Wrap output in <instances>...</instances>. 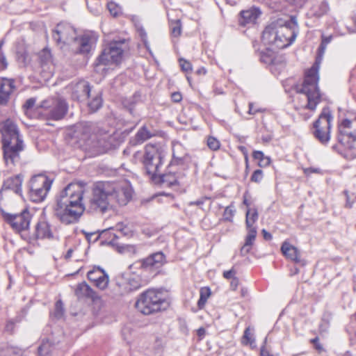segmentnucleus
Here are the masks:
<instances>
[{
	"mask_svg": "<svg viewBox=\"0 0 356 356\" xmlns=\"http://www.w3.org/2000/svg\"><path fill=\"white\" fill-rule=\"evenodd\" d=\"M35 103V99L33 98H30L26 101L25 104H24V107L26 109H30L34 106Z\"/></svg>",
	"mask_w": 356,
	"mask_h": 356,
	"instance_id": "obj_55",
	"label": "nucleus"
},
{
	"mask_svg": "<svg viewBox=\"0 0 356 356\" xmlns=\"http://www.w3.org/2000/svg\"><path fill=\"white\" fill-rule=\"evenodd\" d=\"M71 97L73 99L81 101L90 97V87L88 82L81 80L70 85Z\"/></svg>",
	"mask_w": 356,
	"mask_h": 356,
	"instance_id": "obj_19",
	"label": "nucleus"
},
{
	"mask_svg": "<svg viewBox=\"0 0 356 356\" xmlns=\"http://www.w3.org/2000/svg\"><path fill=\"white\" fill-rule=\"evenodd\" d=\"M236 210L234 209V207L233 206H228L224 209V221L228 220L231 221L232 218H233L234 213Z\"/></svg>",
	"mask_w": 356,
	"mask_h": 356,
	"instance_id": "obj_43",
	"label": "nucleus"
},
{
	"mask_svg": "<svg viewBox=\"0 0 356 356\" xmlns=\"http://www.w3.org/2000/svg\"><path fill=\"white\" fill-rule=\"evenodd\" d=\"M35 235L37 238H52L50 225L46 221H39L35 226Z\"/></svg>",
	"mask_w": 356,
	"mask_h": 356,
	"instance_id": "obj_29",
	"label": "nucleus"
},
{
	"mask_svg": "<svg viewBox=\"0 0 356 356\" xmlns=\"http://www.w3.org/2000/svg\"><path fill=\"white\" fill-rule=\"evenodd\" d=\"M267 338L266 337L264 339V345L261 347L260 350V355L261 356H273L269 353V352L266 349L265 344L266 343Z\"/></svg>",
	"mask_w": 356,
	"mask_h": 356,
	"instance_id": "obj_54",
	"label": "nucleus"
},
{
	"mask_svg": "<svg viewBox=\"0 0 356 356\" xmlns=\"http://www.w3.org/2000/svg\"><path fill=\"white\" fill-rule=\"evenodd\" d=\"M207 145L212 150H217L220 148V142L214 137L210 136L207 140Z\"/></svg>",
	"mask_w": 356,
	"mask_h": 356,
	"instance_id": "obj_44",
	"label": "nucleus"
},
{
	"mask_svg": "<svg viewBox=\"0 0 356 356\" xmlns=\"http://www.w3.org/2000/svg\"><path fill=\"white\" fill-rule=\"evenodd\" d=\"M152 136L153 134L145 126H143L138 129L134 138L131 139V143L134 145L142 144Z\"/></svg>",
	"mask_w": 356,
	"mask_h": 356,
	"instance_id": "obj_30",
	"label": "nucleus"
},
{
	"mask_svg": "<svg viewBox=\"0 0 356 356\" xmlns=\"http://www.w3.org/2000/svg\"><path fill=\"white\" fill-rule=\"evenodd\" d=\"M252 156L254 159L259 160V165L261 167H266L270 163V159L268 156H265L264 154L261 151L253 152Z\"/></svg>",
	"mask_w": 356,
	"mask_h": 356,
	"instance_id": "obj_40",
	"label": "nucleus"
},
{
	"mask_svg": "<svg viewBox=\"0 0 356 356\" xmlns=\"http://www.w3.org/2000/svg\"><path fill=\"white\" fill-rule=\"evenodd\" d=\"M248 234L245 239V243L241 248V254L243 256L248 254L252 249L257 236V227H247Z\"/></svg>",
	"mask_w": 356,
	"mask_h": 356,
	"instance_id": "obj_26",
	"label": "nucleus"
},
{
	"mask_svg": "<svg viewBox=\"0 0 356 356\" xmlns=\"http://www.w3.org/2000/svg\"><path fill=\"white\" fill-rule=\"evenodd\" d=\"M310 343L314 345V348L316 350H318L319 353L324 350L323 346H322V344L320 343L319 338L318 337H316L314 339H312L310 340Z\"/></svg>",
	"mask_w": 356,
	"mask_h": 356,
	"instance_id": "obj_50",
	"label": "nucleus"
},
{
	"mask_svg": "<svg viewBox=\"0 0 356 356\" xmlns=\"http://www.w3.org/2000/svg\"><path fill=\"white\" fill-rule=\"evenodd\" d=\"M281 250L283 254L288 259L294 261L295 263H300V253L299 250L293 245H291L288 242H284L281 247Z\"/></svg>",
	"mask_w": 356,
	"mask_h": 356,
	"instance_id": "obj_27",
	"label": "nucleus"
},
{
	"mask_svg": "<svg viewBox=\"0 0 356 356\" xmlns=\"http://www.w3.org/2000/svg\"><path fill=\"white\" fill-rule=\"evenodd\" d=\"M53 179L44 174H38L31 177L29 182V197L33 202H42L49 193Z\"/></svg>",
	"mask_w": 356,
	"mask_h": 356,
	"instance_id": "obj_7",
	"label": "nucleus"
},
{
	"mask_svg": "<svg viewBox=\"0 0 356 356\" xmlns=\"http://www.w3.org/2000/svg\"><path fill=\"white\" fill-rule=\"evenodd\" d=\"M274 52L273 50L267 48L266 51L260 53V61L264 64H272L274 60Z\"/></svg>",
	"mask_w": 356,
	"mask_h": 356,
	"instance_id": "obj_38",
	"label": "nucleus"
},
{
	"mask_svg": "<svg viewBox=\"0 0 356 356\" xmlns=\"http://www.w3.org/2000/svg\"><path fill=\"white\" fill-rule=\"evenodd\" d=\"M111 188L109 195L111 197L112 204L116 203L119 205H126L131 199L133 191L131 185L126 181L120 182L107 181Z\"/></svg>",
	"mask_w": 356,
	"mask_h": 356,
	"instance_id": "obj_11",
	"label": "nucleus"
},
{
	"mask_svg": "<svg viewBox=\"0 0 356 356\" xmlns=\"http://www.w3.org/2000/svg\"><path fill=\"white\" fill-rule=\"evenodd\" d=\"M261 13L260 10L256 7H251L249 9L241 11L238 19L240 25L254 24Z\"/></svg>",
	"mask_w": 356,
	"mask_h": 356,
	"instance_id": "obj_22",
	"label": "nucleus"
},
{
	"mask_svg": "<svg viewBox=\"0 0 356 356\" xmlns=\"http://www.w3.org/2000/svg\"><path fill=\"white\" fill-rule=\"evenodd\" d=\"M346 197V202L345 207L346 208H352L353 204L356 202V195L354 193L349 194L347 191H344Z\"/></svg>",
	"mask_w": 356,
	"mask_h": 356,
	"instance_id": "obj_42",
	"label": "nucleus"
},
{
	"mask_svg": "<svg viewBox=\"0 0 356 356\" xmlns=\"http://www.w3.org/2000/svg\"><path fill=\"white\" fill-rule=\"evenodd\" d=\"M63 304L61 300H58L55 305L54 315L56 318H60L63 314Z\"/></svg>",
	"mask_w": 356,
	"mask_h": 356,
	"instance_id": "obj_46",
	"label": "nucleus"
},
{
	"mask_svg": "<svg viewBox=\"0 0 356 356\" xmlns=\"http://www.w3.org/2000/svg\"><path fill=\"white\" fill-rule=\"evenodd\" d=\"M111 188L107 181L97 182L92 188V194L88 205V209L92 212L104 213L112 204L109 190Z\"/></svg>",
	"mask_w": 356,
	"mask_h": 356,
	"instance_id": "obj_6",
	"label": "nucleus"
},
{
	"mask_svg": "<svg viewBox=\"0 0 356 356\" xmlns=\"http://www.w3.org/2000/svg\"><path fill=\"white\" fill-rule=\"evenodd\" d=\"M107 7H108V9L110 12V13L114 16V17H116L118 16L120 10V8L118 7V5H116L115 3L113 2H109L107 5Z\"/></svg>",
	"mask_w": 356,
	"mask_h": 356,
	"instance_id": "obj_47",
	"label": "nucleus"
},
{
	"mask_svg": "<svg viewBox=\"0 0 356 356\" xmlns=\"http://www.w3.org/2000/svg\"><path fill=\"white\" fill-rule=\"evenodd\" d=\"M41 114L47 120H59L67 113L68 106L65 99L58 97H49L40 104Z\"/></svg>",
	"mask_w": 356,
	"mask_h": 356,
	"instance_id": "obj_8",
	"label": "nucleus"
},
{
	"mask_svg": "<svg viewBox=\"0 0 356 356\" xmlns=\"http://www.w3.org/2000/svg\"><path fill=\"white\" fill-rule=\"evenodd\" d=\"M22 182L23 176L17 175L5 180L2 188L3 190H12L17 194H21Z\"/></svg>",
	"mask_w": 356,
	"mask_h": 356,
	"instance_id": "obj_25",
	"label": "nucleus"
},
{
	"mask_svg": "<svg viewBox=\"0 0 356 356\" xmlns=\"http://www.w3.org/2000/svg\"><path fill=\"white\" fill-rule=\"evenodd\" d=\"M251 335L252 334L250 327H247L245 330L243 334V339L246 341V344H252V343L254 341V340L252 339Z\"/></svg>",
	"mask_w": 356,
	"mask_h": 356,
	"instance_id": "obj_52",
	"label": "nucleus"
},
{
	"mask_svg": "<svg viewBox=\"0 0 356 356\" xmlns=\"http://www.w3.org/2000/svg\"><path fill=\"white\" fill-rule=\"evenodd\" d=\"M318 64L316 60L315 64L305 72L302 83L297 86V92L305 95L307 97V102L303 107L311 111L315 110L321 102V94L318 86Z\"/></svg>",
	"mask_w": 356,
	"mask_h": 356,
	"instance_id": "obj_4",
	"label": "nucleus"
},
{
	"mask_svg": "<svg viewBox=\"0 0 356 356\" xmlns=\"http://www.w3.org/2000/svg\"><path fill=\"white\" fill-rule=\"evenodd\" d=\"M15 323L13 321H9L6 325V330L9 332H12L14 330Z\"/></svg>",
	"mask_w": 356,
	"mask_h": 356,
	"instance_id": "obj_57",
	"label": "nucleus"
},
{
	"mask_svg": "<svg viewBox=\"0 0 356 356\" xmlns=\"http://www.w3.org/2000/svg\"><path fill=\"white\" fill-rule=\"evenodd\" d=\"M75 29L69 23H60L53 31L52 38L57 44L73 43L76 35Z\"/></svg>",
	"mask_w": 356,
	"mask_h": 356,
	"instance_id": "obj_16",
	"label": "nucleus"
},
{
	"mask_svg": "<svg viewBox=\"0 0 356 356\" xmlns=\"http://www.w3.org/2000/svg\"><path fill=\"white\" fill-rule=\"evenodd\" d=\"M52 351L51 343L48 341H43L41 345L38 347L39 356H51Z\"/></svg>",
	"mask_w": 356,
	"mask_h": 356,
	"instance_id": "obj_39",
	"label": "nucleus"
},
{
	"mask_svg": "<svg viewBox=\"0 0 356 356\" xmlns=\"http://www.w3.org/2000/svg\"><path fill=\"white\" fill-rule=\"evenodd\" d=\"M79 206L71 207L68 204L56 200L54 208L55 216L64 224L69 225L76 222L83 213Z\"/></svg>",
	"mask_w": 356,
	"mask_h": 356,
	"instance_id": "obj_10",
	"label": "nucleus"
},
{
	"mask_svg": "<svg viewBox=\"0 0 356 356\" xmlns=\"http://www.w3.org/2000/svg\"><path fill=\"white\" fill-rule=\"evenodd\" d=\"M210 295L211 290L209 287H202L200 289V299L197 302V305L200 309L204 307Z\"/></svg>",
	"mask_w": 356,
	"mask_h": 356,
	"instance_id": "obj_37",
	"label": "nucleus"
},
{
	"mask_svg": "<svg viewBox=\"0 0 356 356\" xmlns=\"http://www.w3.org/2000/svg\"><path fill=\"white\" fill-rule=\"evenodd\" d=\"M263 178V172L261 170H256L251 176V181L254 182H260Z\"/></svg>",
	"mask_w": 356,
	"mask_h": 356,
	"instance_id": "obj_49",
	"label": "nucleus"
},
{
	"mask_svg": "<svg viewBox=\"0 0 356 356\" xmlns=\"http://www.w3.org/2000/svg\"><path fill=\"white\" fill-rule=\"evenodd\" d=\"M15 89L13 79L2 78L0 79V104L6 105L11 93Z\"/></svg>",
	"mask_w": 356,
	"mask_h": 356,
	"instance_id": "obj_21",
	"label": "nucleus"
},
{
	"mask_svg": "<svg viewBox=\"0 0 356 356\" xmlns=\"http://www.w3.org/2000/svg\"><path fill=\"white\" fill-rule=\"evenodd\" d=\"M326 47L327 46L325 44L321 43L320 46L318 47V56L320 58H321L323 56V55L324 54Z\"/></svg>",
	"mask_w": 356,
	"mask_h": 356,
	"instance_id": "obj_60",
	"label": "nucleus"
},
{
	"mask_svg": "<svg viewBox=\"0 0 356 356\" xmlns=\"http://www.w3.org/2000/svg\"><path fill=\"white\" fill-rule=\"evenodd\" d=\"M197 336L199 337L200 339H202L206 334V330L203 327H200L197 330Z\"/></svg>",
	"mask_w": 356,
	"mask_h": 356,
	"instance_id": "obj_61",
	"label": "nucleus"
},
{
	"mask_svg": "<svg viewBox=\"0 0 356 356\" xmlns=\"http://www.w3.org/2000/svg\"><path fill=\"white\" fill-rule=\"evenodd\" d=\"M163 163V156L159 149L153 145H147L143 159V164L146 170L152 179H155L159 173V169Z\"/></svg>",
	"mask_w": 356,
	"mask_h": 356,
	"instance_id": "obj_9",
	"label": "nucleus"
},
{
	"mask_svg": "<svg viewBox=\"0 0 356 356\" xmlns=\"http://www.w3.org/2000/svg\"><path fill=\"white\" fill-rule=\"evenodd\" d=\"M6 221L17 232H22L29 229L31 220L30 212L25 209L18 214L6 213L4 216Z\"/></svg>",
	"mask_w": 356,
	"mask_h": 356,
	"instance_id": "obj_17",
	"label": "nucleus"
},
{
	"mask_svg": "<svg viewBox=\"0 0 356 356\" xmlns=\"http://www.w3.org/2000/svg\"><path fill=\"white\" fill-rule=\"evenodd\" d=\"M181 98V95L179 92H173L172 94V99L175 102H179Z\"/></svg>",
	"mask_w": 356,
	"mask_h": 356,
	"instance_id": "obj_58",
	"label": "nucleus"
},
{
	"mask_svg": "<svg viewBox=\"0 0 356 356\" xmlns=\"http://www.w3.org/2000/svg\"><path fill=\"white\" fill-rule=\"evenodd\" d=\"M40 60L43 70H48L49 73L51 74L54 70V66L52 65L50 51L47 49H44L40 54Z\"/></svg>",
	"mask_w": 356,
	"mask_h": 356,
	"instance_id": "obj_31",
	"label": "nucleus"
},
{
	"mask_svg": "<svg viewBox=\"0 0 356 356\" xmlns=\"http://www.w3.org/2000/svg\"><path fill=\"white\" fill-rule=\"evenodd\" d=\"M87 277L88 280L99 289H105L108 284L109 277L104 269L99 266H95L92 270L88 272Z\"/></svg>",
	"mask_w": 356,
	"mask_h": 356,
	"instance_id": "obj_18",
	"label": "nucleus"
},
{
	"mask_svg": "<svg viewBox=\"0 0 356 356\" xmlns=\"http://www.w3.org/2000/svg\"><path fill=\"white\" fill-rule=\"evenodd\" d=\"M179 65L184 72H188L192 70V65L191 63L184 58L179 59Z\"/></svg>",
	"mask_w": 356,
	"mask_h": 356,
	"instance_id": "obj_48",
	"label": "nucleus"
},
{
	"mask_svg": "<svg viewBox=\"0 0 356 356\" xmlns=\"http://www.w3.org/2000/svg\"><path fill=\"white\" fill-rule=\"evenodd\" d=\"M93 41L92 36L90 34L86 33L80 37H76L72 44L77 53L86 54L90 51Z\"/></svg>",
	"mask_w": 356,
	"mask_h": 356,
	"instance_id": "obj_20",
	"label": "nucleus"
},
{
	"mask_svg": "<svg viewBox=\"0 0 356 356\" xmlns=\"http://www.w3.org/2000/svg\"><path fill=\"white\" fill-rule=\"evenodd\" d=\"M298 23L296 17L277 19L272 22L262 33V41L266 45L277 49H284L293 43L297 36Z\"/></svg>",
	"mask_w": 356,
	"mask_h": 356,
	"instance_id": "obj_2",
	"label": "nucleus"
},
{
	"mask_svg": "<svg viewBox=\"0 0 356 356\" xmlns=\"http://www.w3.org/2000/svg\"><path fill=\"white\" fill-rule=\"evenodd\" d=\"M3 44V41L1 40L0 42V64L1 65L3 69H6L8 66V63L6 60V56L1 51V47H2Z\"/></svg>",
	"mask_w": 356,
	"mask_h": 356,
	"instance_id": "obj_51",
	"label": "nucleus"
},
{
	"mask_svg": "<svg viewBox=\"0 0 356 356\" xmlns=\"http://www.w3.org/2000/svg\"><path fill=\"white\" fill-rule=\"evenodd\" d=\"M129 285L130 286L129 290H136L140 288V284L138 280L133 278L129 280Z\"/></svg>",
	"mask_w": 356,
	"mask_h": 356,
	"instance_id": "obj_53",
	"label": "nucleus"
},
{
	"mask_svg": "<svg viewBox=\"0 0 356 356\" xmlns=\"http://www.w3.org/2000/svg\"><path fill=\"white\" fill-rule=\"evenodd\" d=\"M332 120V116L329 108H325L314 124V135L323 144L327 143L330 139Z\"/></svg>",
	"mask_w": 356,
	"mask_h": 356,
	"instance_id": "obj_12",
	"label": "nucleus"
},
{
	"mask_svg": "<svg viewBox=\"0 0 356 356\" xmlns=\"http://www.w3.org/2000/svg\"><path fill=\"white\" fill-rule=\"evenodd\" d=\"M331 40H332L331 35H330L328 37L323 36L321 43H323V44H325L327 46L331 42Z\"/></svg>",
	"mask_w": 356,
	"mask_h": 356,
	"instance_id": "obj_62",
	"label": "nucleus"
},
{
	"mask_svg": "<svg viewBox=\"0 0 356 356\" xmlns=\"http://www.w3.org/2000/svg\"><path fill=\"white\" fill-rule=\"evenodd\" d=\"M21 355V349L15 346L5 345L0 349V356H20Z\"/></svg>",
	"mask_w": 356,
	"mask_h": 356,
	"instance_id": "obj_35",
	"label": "nucleus"
},
{
	"mask_svg": "<svg viewBox=\"0 0 356 356\" xmlns=\"http://www.w3.org/2000/svg\"><path fill=\"white\" fill-rule=\"evenodd\" d=\"M161 181L163 184H165L166 185L171 186L179 184L178 179L179 178V175H177L175 172L171 170V168H169V171L168 173L160 175L159 173Z\"/></svg>",
	"mask_w": 356,
	"mask_h": 356,
	"instance_id": "obj_34",
	"label": "nucleus"
},
{
	"mask_svg": "<svg viewBox=\"0 0 356 356\" xmlns=\"http://www.w3.org/2000/svg\"><path fill=\"white\" fill-rule=\"evenodd\" d=\"M83 195V188L78 183L69 184L60 193L56 200L62 201L73 207L79 206L85 211V207L82 202Z\"/></svg>",
	"mask_w": 356,
	"mask_h": 356,
	"instance_id": "obj_13",
	"label": "nucleus"
},
{
	"mask_svg": "<svg viewBox=\"0 0 356 356\" xmlns=\"http://www.w3.org/2000/svg\"><path fill=\"white\" fill-rule=\"evenodd\" d=\"M73 249L70 248L67 252H66L65 255L64 256L65 259L66 260L70 259L72 257V253H73Z\"/></svg>",
	"mask_w": 356,
	"mask_h": 356,
	"instance_id": "obj_64",
	"label": "nucleus"
},
{
	"mask_svg": "<svg viewBox=\"0 0 356 356\" xmlns=\"http://www.w3.org/2000/svg\"><path fill=\"white\" fill-rule=\"evenodd\" d=\"M165 264V255L161 252L154 253L145 259L143 266L149 270H156Z\"/></svg>",
	"mask_w": 356,
	"mask_h": 356,
	"instance_id": "obj_23",
	"label": "nucleus"
},
{
	"mask_svg": "<svg viewBox=\"0 0 356 356\" xmlns=\"http://www.w3.org/2000/svg\"><path fill=\"white\" fill-rule=\"evenodd\" d=\"M262 234H263L264 238L266 240H270L272 238V235L264 229L262 230Z\"/></svg>",
	"mask_w": 356,
	"mask_h": 356,
	"instance_id": "obj_63",
	"label": "nucleus"
},
{
	"mask_svg": "<svg viewBox=\"0 0 356 356\" xmlns=\"http://www.w3.org/2000/svg\"><path fill=\"white\" fill-rule=\"evenodd\" d=\"M237 269L233 266L230 270L224 271V279L229 282V286L232 290H235L239 284L237 277Z\"/></svg>",
	"mask_w": 356,
	"mask_h": 356,
	"instance_id": "obj_33",
	"label": "nucleus"
},
{
	"mask_svg": "<svg viewBox=\"0 0 356 356\" xmlns=\"http://www.w3.org/2000/svg\"><path fill=\"white\" fill-rule=\"evenodd\" d=\"M0 131L5 162L7 165H15L21 160V154L25 148L24 141L17 125L10 119L0 122Z\"/></svg>",
	"mask_w": 356,
	"mask_h": 356,
	"instance_id": "obj_3",
	"label": "nucleus"
},
{
	"mask_svg": "<svg viewBox=\"0 0 356 356\" xmlns=\"http://www.w3.org/2000/svg\"><path fill=\"white\" fill-rule=\"evenodd\" d=\"M118 229L125 236H128L130 233V231L128 230L127 227H123L122 224H118Z\"/></svg>",
	"mask_w": 356,
	"mask_h": 356,
	"instance_id": "obj_56",
	"label": "nucleus"
},
{
	"mask_svg": "<svg viewBox=\"0 0 356 356\" xmlns=\"http://www.w3.org/2000/svg\"><path fill=\"white\" fill-rule=\"evenodd\" d=\"M353 124L356 126V118L353 121L345 119L339 126L338 141L348 149H356V135L350 131Z\"/></svg>",
	"mask_w": 356,
	"mask_h": 356,
	"instance_id": "obj_15",
	"label": "nucleus"
},
{
	"mask_svg": "<svg viewBox=\"0 0 356 356\" xmlns=\"http://www.w3.org/2000/svg\"><path fill=\"white\" fill-rule=\"evenodd\" d=\"M123 42L114 41L111 42L108 47L104 49L102 54L97 58L96 67L101 65H107L112 63H119L122 58Z\"/></svg>",
	"mask_w": 356,
	"mask_h": 356,
	"instance_id": "obj_14",
	"label": "nucleus"
},
{
	"mask_svg": "<svg viewBox=\"0 0 356 356\" xmlns=\"http://www.w3.org/2000/svg\"><path fill=\"white\" fill-rule=\"evenodd\" d=\"M113 131L99 127L91 122L79 124L74 131V138L90 156H95L111 149L114 146Z\"/></svg>",
	"mask_w": 356,
	"mask_h": 356,
	"instance_id": "obj_1",
	"label": "nucleus"
},
{
	"mask_svg": "<svg viewBox=\"0 0 356 356\" xmlns=\"http://www.w3.org/2000/svg\"><path fill=\"white\" fill-rule=\"evenodd\" d=\"M170 28L172 34L175 37H177L181 35V21L179 19H177L175 21H172L170 22Z\"/></svg>",
	"mask_w": 356,
	"mask_h": 356,
	"instance_id": "obj_41",
	"label": "nucleus"
},
{
	"mask_svg": "<svg viewBox=\"0 0 356 356\" xmlns=\"http://www.w3.org/2000/svg\"><path fill=\"white\" fill-rule=\"evenodd\" d=\"M75 295L79 299L88 298L95 300L97 298L96 293L86 282H83L77 285Z\"/></svg>",
	"mask_w": 356,
	"mask_h": 356,
	"instance_id": "obj_28",
	"label": "nucleus"
},
{
	"mask_svg": "<svg viewBox=\"0 0 356 356\" xmlns=\"http://www.w3.org/2000/svg\"><path fill=\"white\" fill-rule=\"evenodd\" d=\"M258 219V212L256 209H248L246 211L245 224L247 227H254V224Z\"/></svg>",
	"mask_w": 356,
	"mask_h": 356,
	"instance_id": "obj_36",
	"label": "nucleus"
},
{
	"mask_svg": "<svg viewBox=\"0 0 356 356\" xmlns=\"http://www.w3.org/2000/svg\"><path fill=\"white\" fill-rule=\"evenodd\" d=\"M135 306L141 314L150 315L165 309L168 306V302L161 291L148 289L140 295Z\"/></svg>",
	"mask_w": 356,
	"mask_h": 356,
	"instance_id": "obj_5",
	"label": "nucleus"
},
{
	"mask_svg": "<svg viewBox=\"0 0 356 356\" xmlns=\"http://www.w3.org/2000/svg\"><path fill=\"white\" fill-rule=\"evenodd\" d=\"M88 107L90 112L95 113L97 111L103 104L102 92H98L88 97Z\"/></svg>",
	"mask_w": 356,
	"mask_h": 356,
	"instance_id": "obj_32",
	"label": "nucleus"
},
{
	"mask_svg": "<svg viewBox=\"0 0 356 356\" xmlns=\"http://www.w3.org/2000/svg\"><path fill=\"white\" fill-rule=\"evenodd\" d=\"M259 111H260L259 109L254 108V104H252V103L249 104V111H248L249 114L253 115Z\"/></svg>",
	"mask_w": 356,
	"mask_h": 356,
	"instance_id": "obj_59",
	"label": "nucleus"
},
{
	"mask_svg": "<svg viewBox=\"0 0 356 356\" xmlns=\"http://www.w3.org/2000/svg\"><path fill=\"white\" fill-rule=\"evenodd\" d=\"M329 10L330 7L328 3L325 1H323L319 5L318 10L316 11V15L318 17L322 16L327 14Z\"/></svg>",
	"mask_w": 356,
	"mask_h": 356,
	"instance_id": "obj_45",
	"label": "nucleus"
},
{
	"mask_svg": "<svg viewBox=\"0 0 356 356\" xmlns=\"http://www.w3.org/2000/svg\"><path fill=\"white\" fill-rule=\"evenodd\" d=\"M186 154L183 147L177 143L173 145L172 147V159L170 161L169 168H172L173 166L179 165L184 166L186 159Z\"/></svg>",
	"mask_w": 356,
	"mask_h": 356,
	"instance_id": "obj_24",
	"label": "nucleus"
}]
</instances>
